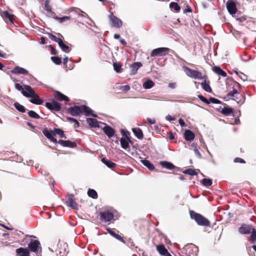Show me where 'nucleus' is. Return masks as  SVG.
<instances>
[{
  "instance_id": "f257e3e1",
  "label": "nucleus",
  "mask_w": 256,
  "mask_h": 256,
  "mask_svg": "<svg viewBox=\"0 0 256 256\" xmlns=\"http://www.w3.org/2000/svg\"><path fill=\"white\" fill-rule=\"evenodd\" d=\"M190 218L194 220L198 226H210V222L206 218L200 214L197 213L193 210H190Z\"/></svg>"
},
{
  "instance_id": "f03ea898",
  "label": "nucleus",
  "mask_w": 256,
  "mask_h": 256,
  "mask_svg": "<svg viewBox=\"0 0 256 256\" xmlns=\"http://www.w3.org/2000/svg\"><path fill=\"white\" fill-rule=\"evenodd\" d=\"M183 69L187 76L192 78L200 80L204 78V77L202 76V72L199 71L191 69L186 66H184Z\"/></svg>"
},
{
  "instance_id": "7ed1b4c3",
  "label": "nucleus",
  "mask_w": 256,
  "mask_h": 256,
  "mask_svg": "<svg viewBox=\"0 0 256 256\" xmlns=\"http://www.w3.org/2000/svg\"><path fill=\"white\" fill-rule=\"evenodd\" d=\"M170 49L167 48H158L153 50L150 54L151 57L164 56L168 54Z\"/></svg>"
},
{
  "instance_id": "20e7f679",
  "label": "nucleus",
  "mask_w": 256,
  "mask_h": 256,
  "mask_svg": "<svg viewBox=\"0 0 256 256\" xmlns=\"http://www.w3.org/2000/svg\"><path fill=\"white\" fill-rule=\"evenodd\" d=\"M226 8L230 14L235 16L237 12L236 0H228L226 2Z\"/></svg>"
},
{
  "instance_id": "39448f33",
  "label": "nucleus",
  "mask_w": 256,
  "mask_h": 256,
  "mask_svg": "<svg viewBox=\"0 0 256 256\" xmlns=\"http://www.w3.org/2000/svg\"><path fill=\"white\" fill-rule=\"evenodd\" d=\"M46 106L50 110L54 112H60L62 109V104L56 100H53L51 102H47Z\"/></svg>"
},
{
  "instance_id": "423d86ee",
  "label": "nucleus",
  "mask_w": 256,
  "mask_h": 256,
  "mask_svg": "<svg viewBox=\"0 0 256 256\" xmlns=\"http://www.w3.org/2000/svg\"><path fill=\"white\" fill-rule=\"evenodd\" d=\"M28 248L30 250L36 254L38 252V250L41 252L42 247L40 242L38 240H32L28 244Z\"/></svg>"
},
{
  "instance_id": "0eeeda50",
  "label": "nucleus",
  "mask_w": 256,
  "mask_h": 256,
  "mask_svg": "<svg viewBox=\"0 0 256 256\" xmlns=\"http://www.w3.org/2000/svg\"><path fill=\"white\" fill-rule=\"evenodd\" d=\"M66 205L74 210H78V204L76 201L74 196L72 194H68L66 198Z\"/></svg>"
},
{
  "instance_id": "6e6552de",
  "label": "nucleus",
  "mask_w": 256,
  "mask_h": 256,
  "mask_svg": "<svg viewBox=\"0 0 256 256\" xmlns=\"http://www.w3.org/2000/svg\"><path fill=\"white\" fill-rule=\"evenodd\" d=\"M82 105L80 106L75 105L73 106L68 108L67 109V111L71 116H77L82 114Z\"/></svg>"
},
{
  "instance_id": "1a4fd4ad",
  "label": "nucleus",
  "mask_w": 256,
  "mask_h": 256,
  "mask_svg": "<svg viewBox=\"0 0 256 256\" xmlns=\"http://www.w3.org/2000/svg\"><path fill=\"white\" fill-rule=\"evenodd\" d=\"M232 85V90L228 92L225 98L228 99H232L234 100L235 95L238 92L237 88H240V86L236 82H233Z\"/></svg>"
},
{
  "instance_id": "9d476101",
  "label": "nucleus",
  "mask_w": 256,
  "mask_h": 256,
  "mask_svg": "<svg viewBox=\"0 0 256 256\" xmlns=\"http://www.w3.org/2000/svg\"><path fill=\"white\" fill-rule=\"evenodd\" d=\"M109 18L111 22L112 26L119 28L122 26V22L121 20L114 16L112 12L110 14Z\"/></svg>"
},
{
  "instance_id": "9b49d317",
  "label": "nucleus",
  "mask_w": 256,
  "mask_h": 256,
  "mask_svg": "<svg viewBox=\"0 0 256 256\" xmlns=\"http://www.w3.org/2000/svg\"><path fill=\"white\" fill-rule=\"evenodd\" d=\"M198 97L200 98V100L202 102L206 103V104H210V102L213 104H221L222 102L218 99H216L213 97H210L208 100L202 94L198 95Z\"/></svg>"
},
{
  "instance_id": "f8f14e48",
  "label": "nucleus",
  "mask_w": 256,
  "mask_h": 256,
  "mask_svg": "<svg viewBox=\"0 0 256 256\" xmlns=\"http://www.w3.org/2000/svg\"><path fill=\"white\" fill-rule=\"evenodd\" d=\"M113 218V214L108 211L102 212L100 214V220L104 222H110Z\"/></svg>"
},
{
  "instance_id": "ddd939ff",
  "label": "nucleus",
  "mask_w": 256,
  "mask_h": 256,
  "mask_svg": "<svg viewBox=\"0 0 256 256\" xmlns=\"http://www.w3.org/2000/svg\"><path fill=\"white\" fill-rule=\"evenodd\" d=\"M24 89L25 90L22 92V94L26 98H30L34 95L35 92L29 85H24Z\"/></svg>"
},
{
  "instance_id": "4468645a",
  "label": "nucleus",
  "mask_w": 256,
  "mask_h": 256,
  "mask_svg": "<svg viewBox=\"0 0 256 256\" xmlns=\"http://www.w3.org/2000/svg\"><path fill=\"white\" fill-rule=\"evenodd\" d=\"M54 96L56 100L69 102L70 98L66 95L64 94L59 91L56 90L54 92Z\"/></svg>"
},
{
  "instance_id": "2eb2a0df",
  "label": "nucleus",
  "mask_w": 256,
  "mask_h": 256,
  "mask_svg": "<svg viewBox=\"0 0 256 256\" xmlns=\"http://www.w3.org/2000/svg\"><path fill=\"white\" fill-rule=\"evenodd\" d=\"M186 251V254L190 255L194 253H196L198 251V248L194 244H188L184 248Z\"/></svg>"
},
{
  "instance_id": "dca6fc26",
  "label": "nucleus",
  "mask_w": 256,
  "mask_h": 256,
  "mask_svg": "<svg viewBox=\"0 0 256 256\" xmlns=\"http://www.w3.org/2000/svg\"><path fill=\"white\" fill-rule=\"evenodd\" d=\"M52 130H49L47 128H45L42 130V133L51 142L54 144H57V140L53 136L54 135L52 134Z\"/></svg>"
},
{
  "instance_id": "f3484780",
  "label": "nucleus",
  "mask_w": 256,
  "mask_h": 256,
  "mask_svg": "<svg viewBox=\"0 0 256 256\" xmlns=\"http://www.w3.org/2000/svg\"><path fill=\"white\" fill-rule=\"evenodd\" d=\"M82 114L84 113L86 116H92L97 117V115L93 113V110L88 106L86 105H82Z\"/></svg>"
},
{
  "instance_id": "a211bd4d",
  "label": "nucleus",
  "mask_w": 256,
  "mask_h": 256,
  "mask_svg": "<svg viewBox=\"0 0 256 256\" xmlns=\"http://www.w3.org/2000/svg\"><path fill=\"white\" fill-rule=\"evenodd\" d=\"M58 143L60 144L62 146L64 147H68L71 148H74L76 147L77 144L75 142H72L69 140H60Z\"/></svg>"
},
{
  "instance_id": "6ab92c4d",
  "label": "nucleus",
  "mask_w": 256,
  "mask_h": 256,
  "mask_svg": "<svg viewBox=\"0 0 256 256\" xmlns=\"http://www.w3.org/2000/svg\"><path fill=\"white\" fill-rule=\"evenodd\" d=\"M223 108L221 110V114L226 116H228L233 114L234 110L233 108L227 106L226 104H223Z\"/></svg>"
},
{
  "instance_id": "aec40b11",
  "label": "nucleus",
  "mask_w": 256,
  "mask_h": 256,
  "mask_svg": "<svg viewBox=\"0 0 256 256\" xmlns=\"http://www.w3.org/2000/svg\"><path fill=\"white\" fill-rule=\"evenodd\" d=\"M10 72L14 74H22L24 75L28 74V72L26 69L19 66L14 67Z\"/></svg>"
},
{
  "instance_id": "412c9836",
  "label": "nucleus",
  "mask_w": 256,
  "mask_h": 256,
  "mask_svg": "<svg viewBox=\"0 0 256 256\" xmlns=\"http://www.w3.org/2000/svg\"><path fill=\"white\" fill-rule=\"evenodd\" d=\"M252 229V228L251 227V226L244 224L238 228V232L240 234H248L251 232Z\"/></svg>"
},
{
  "instance_id": "4be33fe9",
  "label": "nucleus",
  "mask_w": 256,
  "mask_h": 256,
  "mask_svg": "<svg viewBox=\"0 0 256 256\" xmlns=\"http://www.w3.org/2000/svg\"><path fill=\"white\" fill-rule=\"evenodd\" d=\"M122 135L127 137L128 140L123 138H121L120 140L121 146L124 149H127L130 148L128 142H132V141L130 140V138L125 134V132L124 130H122Z\"/></svg>"
},
{
  "instance_id": "5701e85b",
  "label": "nucleus",
  "mask_w": 256,
  "mask_h": 256,
  "mask_svg": "<svg viewBox=\"0 0 256 256\" xmlns=\"http://www.w3.org/2000/svg\"><path fill=\"white\" fill-rule=\"evenodd\" d=\"M104 133L108 137L111 138L115 134L114 130L109 126H106L103 128Z\"/></svg>"
},
{
  "instance_id": "b1692460",
  "label": "nucleus",
  "mask_w": 256,
  "mask_h": 256,
  "mask_svg": "<svg viewBox=\"0 0 256 256\" xmlns=\"http://www.w3.org/2000/svg\"><path fill=\"white\" fill-rule=\"evenodd\" d=\"M160 164L163 168H166L169 170H172L174 168H177L174 164L172 162L167 161H160Z\"/></svg>"
},
{
  "instance_id": "393cba45",
  "label": "nucleus",
  "mask_w": 256,
  "mask_h": 256,
  "mask_svg": "<svg viewBox=\"0 0 256 256\" xmlns=\"http://www.w3.org/2000/svg\"><path fill=\"white\" fill-rule=\"evenodd\" d=\"M16 252L18 256H30V252L26 248H20Z\"/></svg>"
},
{
  "instance_id": "a878e982",
  "label": "nucleus",
  "mask_w": 256,
  "mask_h": 256,
  "mask_svg": "<svg viewBox=\"0 0 256 256\" xmlns=\"http://www.w3.org/2000/svg\"><path fill=\"white\" fill-rule=\"evenodd\" d=\"M106 230L112 236L118 240L122 242L124 244L126 243L125 240H124L123 238L120 235L116 233L115 232L112 230L110 228H106Z\"/></svg>"
},
{
  "instance_id": "bb28decb",
  "label": "nucleus",
  "mask_w": 256,
  "mask_h": 256,
  "mask_svg": "<svg viewBox=\"0 0 256 256\" xmlns=\"http://www.w3.org/2000/svg\"><path fill=\"white\" fill-rule=\"evenodd\" d=\"M30 98H32L30 100V102L34 104L40 105L44 102L43 100H42L38 94H36V93Z\"/></svg>"
},
{
  "instance_id": "cd10ccee",
  "label": "nucleus",
  "mask_w": 256,
  "mask_h": 256,
  "mask_svg": "<svg viewBox=\"0 0 256 256\" xmlns=\"http://www.w3.org/2000/svg\"><path fill=\"white\" fill-rule=\"evenodd\" d=\"M184 137L186 141L190 142L194 138L195 135L192 131L187 130L184 133Z\"/></svg>"
},
{
  "instance_id": "c85d7f7f",
  "label": "nucleus",
  "mask_w": 256,
  "mask_h": 256,
  "mask_svg": "<svg viewBox=\"0 0 256 256\" xmlns=\"http://www.w3.org/2000/svg\"><path fill=\"white\" fill-rule=\"evenodd\" d=\"M142 66V64L140 62H135L132 64L130 66L132 74H136L138 68Z\"/></svg>"
},
{
  "instance_id": "c756f323",
  "label": "nucleus",
  "mask_w": 256,
  "mask_h": 256,
  "mask_svg": "<svg viewBox=\"0 0 256 256\" xmlns=\"http://www.w3.org/2000/svg\"><path fill=\"white\" fill-rule=\"evenodd\" d=\"M1 15L5 20H8L10 22H13V20L14 16L13 14H10L8 11L6 10L3 12L1 14Z\"/></svg>"
},
{
  "instance_id": "7c9ffc66",
  "label": "nucleus",
  "mask_w": 256,
  "mask_h": 256,
  "mask_svg": "<svg viewBox=\"0 0 256 256\" xmlns=\"http://www.w3.org/2000/svg\"><path fill=\"white\" fill-rule=\"evenodd\" d=\"M86 122L89 126L92 128H98L99 124L97 120L92 118H88Z\"/></svg>"
},
{
  "instance_id": "2f4dec72",
  "label": "nucleus",
  "mask_w": 256,
  "mask_h": 256,
  "mask_svg": "<svg viewBox=\"0 0 256 256\" xmlns=\"http://www.w3.org/2000/svg\"><path fill=\"white\" fill-rule=\"evenodd\" d=\"M212 70L216 74L222 77H226L227 76L226 73L219 66H214L212 67Z\"/></svg>"
},
{
  "instance_id": "473e14b6",
  "label": "nucleus",
  "mask_w": 256,
  "mask_h": 256,
  "mask_svg": "<svg viewBox=\"0 0 256 256\" xmlns=\"http://www.w3.org/2000/svg\"><path fill=\"white\" fill-rule=\"evenodd\" d=\"M135 136L140 140H142L144 138V134L142 130L138 128H134L132 130Z\"/></svg>"
},
{
  "instance_id": "72a5a7b5",
  "label": "nucleus",
  "mask_w": 256,
  "mask_h": 256,
  "mask_svg": "<svg viewBox=\"0 0 256 256\" xmlns=\"http://www.w3.org/2000/svg\"><path fill=\"white\" fill-rule=\"evenodd\" d=\"M156 248L157 251L161 256L164 255V254L168 252V250L166 249L164 245L163 244L156 246Z\"/></svg>"
},
{
  "instance_id": "f704fd0d",
  "label": "nucleus",
  "mask_w": 256,
  "mask_h": 256,
  "mask_svg": "<svg viewBox=\"0 0 256 256\" xmlns=\"http://www.w3.org/2000/svg\"><path fill=\"white\" fill-rule=\"evenodd\" d=\"M102 162L108 168H112L116 166V164L106 158H102Z\"/></svg>"
},
{
  "instance_id": "c9c22d12",
  "label": "nucleus",
  "mask_w": 256,
  "mask_h": 256,
  "mask_svg": "<svg viewBox=\"0 0 256 256\" xmlns=\"http://www.w3.org/2000/svg\"><path fill=\"white\" fill-rule=\"evenodd\" d=\"M52 132L54 136L58 134L62 138H66L64 131L60 128H54Z\"/></svg>"
},
{
  "instance_id": "e433bc0d",
  "label": "nucleus",
  "mask_w": 256,
  "mask_h": 256,
  "mask_svg": "<svg viewBox=\"0 0 256 256\" xmlns=\"http://www.w3.org/2000/svg\"><path fill=\"white\" fill-rule=\"evenodd\" d=\"M58 44L63 52H69L71 50V48L68 46L66 45L62 40H60Z\"/></svg>"
},
{
  "instance_id": "4c0bfd02",
  "label": "nucleus",
  "mask_w": 256,
  "mask_h": 256,
  "mask_svg": "<svg viewBox=\"0 0 256 256\" xmlns=\"http://www.w3.org/2000/svg\"><path fill=\"white\" fill-rule=\"evenodd\" d=\"M142 164L146 166L150 170H154L155 168L154 166V164L150 162V161L146 160H141Z\"/></svg>"
},
{
  "instance_id": "58836bf2",
  "label": "nucleus",
  "mask_w": 256,
  "mask_h": 256,
  "mask_svg": "<svg viewBox=\"0 0 256 256\" xmlns=\"http://www.w3.org/2000/svg\"><path fill=\"white\" fill-rule=\"evenodd\" d=\"M244 96L238 92L235 95L234 100L238 103H243L244 101Z\"/></svg>"
},
{
  "instance_id": "ea45409f",
  "label": "nucleus",
  "mask_w": 256,
  "mask_h": 256,
  "mask_svg": "<svg viewBox=\"0 0 256 256\" xmlns=\"http://www.w3.org/2000/svg\"><path fill=\"white\" fill-rule=\"evenodd\" d=\"M44 9L46 11L55 15L56 14L52 11V6L50 5V0H46L44 2Z\"/></svg>"
},
{
  "instance_id": "a19ab883",
  "label": "nucleus",
  "mask_w": 256,
  "mask_h": 256,
  "mask_svg": "<svg viewBox=\"0 0 256 256\" xmlns=\"http://www.w3.org/2000/svg\"><path fill=\"white\" fill-rule=\"evenodd\" d=\"M154 83L150 80H147L144 84L143 86L146 89H150L153 87Z\"/></svg>"
},
{
  "instance_id": "79ce46f5",
  "label": "nucleus",
  "mask_w": 256,
  "mask_h": 256,
  "mask_svg": "<svg viewBox=\"0 0 256 256\" xmlns=\"http://www.w3.org/2000/svg\"><path fill=\"white\" fill-rule=\"evenodd\" d=\"M66 120L70 123L74 124V128H78L80 126V123L76 119L70 117H66Z\"/></svg>"
},
{
  "instance_id": "37998d69",
  "label": "nucleus",
  "mask_w": 256,
  "mask_h": 256,
  "mask_svg": "<svg viewBox=\"0 0 256 256\" xmlns=\"http://www.w3.org/2000/svg\"><path fill=\"white\" fill-rule=\"evenodd\" d=\"M170 8L171 10L174 9L176 12H179L180 10V7L176 2H172L170 4Z\"/></svg>"
},
{
  "instance_id": "c03bdc74",
  "label": "nucleus",
  "mask_w": 256,
  "mask_h": 256,
  "mask_svg": "<svg viewBox=\"0 0 256 256\" xmlns=\"http://www.w3.org/2000/svg\"><path fill=\"white\" fill-rule=\"evenodd\" d=\"M201 86L202 88L206 92H212V90L210 86V84L206 82L204 80V82L201 83Z\"/></svg>"
},
{
  "instance_id": "a18cd8bd",
  "label": "nucleus",
  "mask_w": 256,
  "mask_h": 256,
  "mask_svg": "<svg viewBox=\"0 0 256 256\" xmlns=\"http://www.w3.org/2000/svg\"><path fill=\"white\" fill-rule=\"evenodd\" d=\"M251 234L250 238V241L252 244L254 243L256 241V230L255 228H252L251 230Z\"/></svg>"
},
{
  "instance_id": "49530a36",
  "label": "nucleus",
  "mask_w": 256,
  "mask_h": 256,
  "mask_svg": "<svg viewBox=\"0 0 256 256\" xmlns=\"http://www.w3.org/2000/svg\"><path fill=\"white\" fill-rule=\"evenodd\" d=\"M182 172L184 174H188L190 176H197L198 173L196 172V171L192 168H188L184 171Z\"/></svg>"
},
{
  "instance_id": "de8ad7c7",
  "label": "nucleus",
  "mask_w": 256,
  "mask_h": 256,
  "mask_svg": "<svg viewBox=\"0 0 256 256\" xmlns=\"http://www.w3.org/2000/svg\"><path fill=\"white\" fill-rule=\"evenodd\" d=\"M14 106L18 111L21 112H25L26 111V108L20 104L18 102H15L14 104Z\"/></svg>"
},
{
  "instance_id": "09e8293b",
  "label": "nucleus",
  "mask_w": 256,
  "mask_h": 256,
  "mask_svg": "<svg viewBox=\"0 0 256 256\" xmlns=\"http://www.w3.org/2000/svg\"><path fill=\"white\" fill-rule=\"evenodd\" d=\"M88 196L93 198H97L98 197L96 192L94 189H89L88 192Z\"/></svg>"
},
{
  "instance_id": "8fccbe9b",
  "label": "nucleus",
  "mask_w": 256,
  "mask_h": 256,
  "mask_svg": "<svg viewBox=\"0 0 256 256\" xmlns=\"http://www.w3.org/2000/svg\"><path fill=\"white\" fill-rule=\"evenodd\" d=\"M28 115L32 118L35 119H38L40 118V116L34 110H30L28 112Z\"/></svg>"
},
{
  "instance_id": "3c124183",
  "label": "nucleus",
  "mask_w": 256,
  "mask_h": 256,
  "mask_svg": "<svg viewBox=\"0 0 256 256\" xmlns=\"http://www.w3.org/2000/svg\"><path fill=\"white\" fill-rule=\"evenodd\" d=\"M51 60L55 64L57 65L60 64H62V59L58 56H52L50 58Z\"/></svg>"
},
{
  "instance_id": "603ef678",
  "label": "nucleus",
  "mask_w": 256,
  "mask_h": 256,
  "mask_svg": "<svg viewBox=\"0 0 256 256\" xmlns=\"http://www.w3.org/2000/svg\"><path fill=\"white\" fill-rule=\"evenodd\" d=\"M54 18L58 20L60 23H62L65 20H67L70 19V18L68 16H64L63 17H58L57 16H54Z\"/></svg>"
},
{
  "instance_id": "864d4df0",
  "label": "nucleus",
  "mask_w": 256,
  "mask_h": 256,
  "mask_svg": "<svg viewBox=\"0 0 256 256\" xmlns=\"http://www.w3.org/2000/svg\"><path fill=\"white\" fill-rule=\"evenodd\" d=\"M202 184L206 186H209L212 184V181L209 178H204L202 180Z\"/></svg>"
},
{
  "instance_id": "5fc2aeb1",
  "label": "nucleus",
  "mask_w": 256,
  "mask_h": 256,
  "mask_svg": "<svg viewBox=\"0 0 256 256\" xmlns=\"http://www.w3.org/2000/svg\"><path fill=\"white\" fill-rule=\"evenodd\" d=\"M114 68L116 72H120L122 70V66L120 64L114 62L113 64Z\"/></svg>"
},
{
  "instance_id": "6e6d98bb",
  "label": "nucleus",
  "mask_w": 256,
  "mask_h": 256,
  "mask_svg": "<svg viewBox=\"0 0 256 256\" xmlns=\"http://www.w3.org/2000/svg\"><path fill=\"white\" fill-rule=\"evenodd\" d=\"M236 74L238 76L240 79H242L243 81H246L247 80L248 76L246 74H244L241 72H238L236 71L235 72Z\"/></svg>"
},
{
  "instance_id": "4d7b16f0",
  "label": "nucleus",
  "mask_w": 256,
  "mask_h": 256,
  "mask_svg": "<svg viewBox=\"0 0 256 256\" xmlns=\"http://www.w3.org/2000/svg\"><path fill=\"white\" fill-rule=\"evenodd\" d=\"M49 38L53 40L54 41L58 43L60 40H62L60 38H57L56 36L52 34H49Z\"/></svg>"
},
{
  "instance_id": "13d9d810",
  "label": "nucleus",
  "mask_w": 256,
  "mask_h": 256,
  "mask_svg": "<svg viewBox=\"0 0 256 256\" xmlns=\"http://www.w3.org/2000/svg\"><path fill=\"white\" fill-rule=\"evenodd\" d=\"M234 162H235V163H241V164H245L246 163V161L242 158H236L234 160Z\"/></svg>"
},
{
  "instance_id": "bf43d9fd",
  "label": "nucleus",
  "mask_w": 256,
  "mask_h": 256,
  "mask_svg": "<svg viewBox=\"0 0 256 256\" xmlns=\"http://www.w3.org/2000/svg\"><path fill=\"white\" fill-rule=\"evenodd\" d=\"M50 48H51V54L53 55H56L58 54V52L52 45L50 46Z\"/></svg>"
},
{
  "instance_id": "052dcab7",
  "label": "nucleus",
  "mask_w": 256,
  "mask_h": 256,
  "mask_svg": "<svg viewBox=\"0 0 256 256\" xmlns=\"http://www.w3.org/2000/svg\"><path fill=\"white\" fill-rule=\"evenodd\" d=\"M194 150L195 154L198 156V158H202V155H201L200 152H199V150H198V149L197 148V147L196 146H195V148L194 149Z\"/></svg>"
},
{
  "instance_id": "680f3d73",
  "label": "nucleus",
  "mask_w": 256,
  "mask_h": 256,
  "mask_svg": "<svg viewBox=\"0 0 256 256\" xmlns=\"http://www.w3.org/2000/svg\"><path fill=\"white\" fill-rule=\"evenodd\" d=\"M15 88L18 90L21 91V92L22 90H24V88H22V86L20 84L16 83L15 84Z\"/></svg>"
},
{
  "instance_id": "e2e57ef3",
  "label": "nucleus",
  "mask_w": 256,
  "mask_h": 256,
  "mask_svg": "<svg viewBox=\"0 0 256 256\" xmlns=\"http://www.w3.org/2000/svg\"><path fill=\"white\" fill-rule=\"evenodd\" d=\"M120 90L124 92H128L130 90V86L128 85H124L121 87Z\"/></svg>"
},
{
  "instance_id": "0e129e2a",
  "label": "nucleus",
  "mask_w": 256,
  "mask_h": 256,
  "mask_svg": "<svg viewBox=\"0 0 256 256\" xmlns=\"http://www.w3.org/2000/svg\"><path fill=\"white\" fill-rule=\"evenodd\" d=\"M235 17L236 20L240 22H244L246 20V17L245 16H242L241 17H236L235 16Z\"/></svg>"
},
{
  "instance_id": "69168bd1",
  "label": "nucleus",
  "mask_w": 256,
  "mask_h": 256,
  "mask_svg": "<svg viewBox=\"0 0 256 256\" xmlns=\"http://www.w3.org/2000/svg\"><path fill=\"white\" fill-rule=\"evenodd\" d=\"M148 122L150 124H154L156 123V120L154 119H151L150 118H147L146 119Z\"/></svg>"
},
{
  "instance_id": "338daca9",
  "label": "nucleus",
  "mask_w": 256,
  "mask_h": 256,
  "mask_svg": "<svg viewBox=\"0 0 256 256\" xmlns=\"http://www.w3.org/2000/svg\"><path fill=\"white\" fill-rule=\"evenodd\" d=\"M168 135L169 139L170 140H172L174 139V134H172V132H168Z\"/></svg>"
},
{
  "instance_id": "774afa93",
  "label": "nucleus",
  "mask_w": 256,
  "mask_h": 256,
  "mask_svg": "<svg viewBox=\"0 0 256 256\" xmlns=\"http://www.w3.org/2000/svg\"><path fill=\"white\" fill-rule=\"evenodd\" d=\"M178 122L182 127H184L186 125L184 120L182 118L178 120Z\"/></svg>"
}]
</instances>
